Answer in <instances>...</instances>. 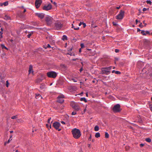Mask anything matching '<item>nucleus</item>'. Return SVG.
<instances>
[{
	"label": "nucleus",
	"instance_id": "nucleus-1",
	"mask_svg": "<svg viewBox=\"0 0 152 152\" xmlns=\"http://www.w3.org/2000/svg\"><path fill=\"white\" fill-rule=\"evenodd\" d=\"M73 136L76 139L79 138L81 136V133L79 129L74 128L72 131Z\"/></svg>",
	"mask_w": 152,
	"mask_h": 152
},
{
	"label": "nucleus",
	"instance_id": "nucleus-2",
	"mask_svg": "<svg viewBox=\"0 0 152 152\" xmlns=\"http://www.w3.org/2000/svg\"><path fill=\"white\" fill-rule=\"evenodd\" d=\"M45 20L48 26H50L53 22V18L48 15H47L45 17Z\"/></svg>",
	"mask_w": 152,
	"mask_h": 152
},
{
	"label": "nucleus",
	"instance_id": "nucleus-3",
	"mask_svg": "<svg viewBox=\"0 0 152 152\" xmlns=\"http://www.w3.org/2000/svg\"><path fill=\"white\" fill-rule=\"evenodd\" d=\"M112 66L105 67L102 69V74L108 75L110 73V70L112 69Z\"/></svg>",
	"mask_w": 152,
	"mask_h": 152
},
{
	"label": "nucleus",
	"instance_id": "nucleus-4",
	"mask_svg": "<svg viewBox=\"0 0 152 152\" xmlns=\"http://www.w3.org/2000/svg\"><path fill=\"white\" fill-rule=\"evenodd\" d=\"M47 75L49 77L54 78L57 76V73L54 71H50L47 73Z\"/></svg>",
	"mask_w": 152,
	"mask_h": 152
},
{
	"label": "nucleus",
	"instance_id": "nucleus-5",
	"mask_svg": "<svg viewBox=\"0 0 152 152\" xmlns=\"http://www.w3.org/2000/svg\"><path fill=\"white\" fill-rule=\"evenodd\" d=\"M124 11L121 10L119 14L116 16V18L118 20H122L124 18Z\"/></svg>",
	"mask_w": 152,
	"mask_h": 152
},
{
	"label": "nucleus",
	"instance_id": "nucleus-6",
	"mask_svg": "<svg viewBox=\"0 0 152 152\" xmlns=\"http://www.w3.org/2000/svg\"><path fill=\"white\" fill-rule=\"evenodd\" d=\"M55 27L57 30L61 29L62 27V24L59 21H57L55 23Z\"/></svg>",
	"mask_w": 152,
	"mask_h": 152
},
{
	"label": "nucleus",
	"instance_id": "nucleus-7",
	"mask_svg": "<svg viewBox=\"0 0 152 152\" xmlns=\"http://www.w3.org/2000/svg\"><path fill=\"white\" fill-rule=\"evenodd\" d=\"M53 126L56 129L58 130V131H60L61 130V129H59L61 126V124L59 123L55 122L53 123Z\"/></svg>",
	"mask_w": 152,
	"mask_h": 152
},
{
	"label": "nucleus",
	"instance_id": "nucleus-8",
	"mask_svg": "<svg viewBox=\"0 0 152 152\" xmlns=\"http://www.w3.org/2000/svg\"><path fill=\"white\" fill-rule=\"evenodd\" d=\"M64 96L63 94L59 95L57 98V102L59 103H62L64 101Z\"/></svg>",
	"mask_w": 152,
	"mask_h": 152
},
{
	"label": "nucleus",
	"instance_id": "nucleus-9",
	"mask_svg": "<svg viewBox=\"0 0 152 152\" xmlns=\"http://www.w3.org/2000/svg\"><path fill=\"white\" fill-rule=\"evenodd\" d=\"M120 105L119 104H117L115 105L113 108V110L115 112H119L120 111Z\"/></svg>",
	"mask_w": 152,
	"mask_h": 152
},
{
	"label": "nucleus",
	"instance_id": "nucleus-10",
	"mask_svg": "<svg viewBox=\"0 0 152 152\" xmlns=\"http://www.w3.org/2000/svg\"><path fill=\"white\" fill-rule=\"evenodd\" d=\"M42 2V0H36L35 4L37 8H38L39 7Z\"/></svg>",
	"mask_w": 152,
	"mask_h": 152
},
{
	"label": "nucleus",
	"instance_id": "nucleus-11",
	"mask_svg": "<svg viewBox=\"0 0 152 152\" xmlns=\"http://www.w3.org/2000/svg\"><path fill=\"white\" fill-rule=\"evenodd\" d=\"M52 7L51 4H49L47 5H45L43 7V9L46 11H48L51 9Z\"/></svg>",
	"mask_w": 152,
	"mask_h": 152
},
{
	"label": "nucleus",
	"instance_id": "nucleus-12",
	"mask_svg": "<svg viewBox=\"0 0 152 152\" xmlns=\"http://www.w3.org/2000/svg\"><path fill=\"white\" fill-rule=\"evenodd\" d=\"M35 15L36 16H37L38 18L41 19H42L45 17V14L43 13H35Z\"/></svg>",
	"mask_w": 152,
	"mask_h": 152
},
{
	"label": "nucleus",
	"instance_id": "nucleus-13",
	"mask_svg": "<svg viewBox=\"0 0 152 152\" xmlns=\"http://www.w3.org/2000/svg\"><path fill=\"white\" fill-rule=\"evenodd\" d=\"M72 107L75 110H80V107L78 104L76 103H74L72 105Z\"/></svg>",
	"mask_w": 152,
	"mask_h": 152
},
{
	"label": "nucleus",
	"instance_id": "nucleus-14",
	"mask_svg": "<svg viewBox=\"0 0 152 152\" xmlns=\"http://www.w3.org/2000/svg\"><path fill=\"white\" fill-rule=\"evenodd\" d=\"M141 33L143 35L145 36L147 34L150 35V33L149 32V31H145L144 30H141Z\"/></svg>",
	"mask_w": 152,
	"mask_h": 152
},
{
	"label": "nucleus",
	"instance_id": "nucleus-15",
	"mask_svg": "<svg viewBox=\"0 0 152 152\" xmlns=\"http://www.w3.org/2000/svg\"><path fill=\"white\" fill-rule=\"evenodd\" d=\"M32 66L31 65H30L29 66V73H31L32 74L33 73V71L32 70Z\"/></svg>",
	"mask_w": 152,
	"mask_h": 152
},
{
	"label": "nucleus",
	"instance_id": "nucleus-16",
	"mask_svg": "<svg viewBox=\"0 0 152 152\" xmlns=\"http://www.w3.org/2000/svg\"><path fill=\"white\" fill-rule=\"evenodd\" d=\"M42 80L43 79L42 78H39L37 80L36 82L37 83H39L41 82Z\"/></svg>",
	"mask_w": 152,
	"mask_h": 152
},
{
	"label": "nucleus",
	"instance_id": "nucleus-17",
	"mask_svg": "<svg viewBox=\"0 0 152 152\" xmlns=\"http://www.w3.org/2000/svg\"><path fill=\"white\" fill-rule=\"evenodd\" d=\"M4 19L6 20H9L10 19V17L7 15H5L4 17Z\"/></svg>",
	"mask_w": 152,
	"mask_h": 152
},
{
	"label": "nucleus",
	"instance_id": "nucleus-18",
	"mask_svg": "<svg viewBox=\"0 0 152 152\" xmlns=\"http://www.w3.org/2000/svg\"><path fill=\"white\" fill-rule=\"evenodd\" d=\"M62 39V40H67V37L65 35H64L63 36Z\"/></svg>",
	"mask_w": 152,
	"mask_h": 152
},
{
	"label": "nucleus",
	"instance_id": "nucleus-19",
	"mask_svg": "<svg viewBox=\"0 0 152 152\" xmlns=\"http://www.w3.org/2000/svg\"><path fill=\"white\" fill-rule=\"evenodd\" d=\"M81 101H83L85 102H87V100L85 97L81 98L80 99Z\"/></svg>",
	"mask_w": 152,
	"mask_h": 152
},
{
	"label": "nucleus",
	"instance_id": "nucleus-20",
	"mask_svg": "<svg viewBox=\"0 0 152 152\" xmlns=\"http://www.w3.org/2000/svg\"><path fill=\"white\" fill-rule=\"evenodd\" d=\"M95 137L96 138H98L100 137V134L99 132H97L96 133L95 135Z\"/></svg>",
	"mask_w": 152,
	"mask_h": 152
},
{
	"label": "nucleus",
	"instance_id": "nucleus-21",
	"mask_svg": "<svg viewBox=\"0 0 152 152\" xmlns=\"http://www.w3.org/2000/svg\"><path fill=\"white\" fill-rule=\"evenodd\" d=\"M33 31L31 32L29 34H28L27 35V36L28 37V38H30V37L32 35V34H33Z\"/></svg>",
	"mask_w": 152,
	"mask_h": 152
},
{
	"label": "nucleus",
	"instance_id": "nucleus-22",
	"mask_svg": "<svg viewBox=\"0 0 152 152\" xmlns=\"http://www.w3.org/2000/svg\"><path fill=\"white\" fill-rule=\"evenodd\" d=\"M145 141L148 142H151V139L149 138H146L145 139Z\"/></svg>",
	"mask_w": 152,
	"mask_h": 152
},
{
	"label": "nucleus",
	"instance_id": "nucleus-23",
	"mask_svg": "<svg viewBox=\"0 0 152 152\" xmlns=\"http://www.w3.org/2000/svg\"><path fill=\"white\" fill-rule=\"evenodd\" d=\"M105 137L106 138H108L109 137V134L107 132H105Z\"/></svg>",
	"mask_w": 152,
	"mask_h": 152
},
{
	"label": "nucleus",
	"instance_id": "nucleus-24",
	"mask_svg": "<svg viewBox=\"0 0 152 152\" xmlns=\"http://www.w3.org/2000/svg\"><path fill=\"white\" fill-rule=\"evenodd\" d=\"M47 38L51 42L52 40V37L51 36H48V37H47Z\"/></svg>",
	"mask_w": 152,
	"mask_h": 152
},
{
	"label": "nucleus",
	"instance_id": "nucleus-25",
	"mask_svg": "<svg viewBox=\"0 0 152 152\" xmlns=\"http://www.w3.org/2000/svg\"><path fill=\"white\" fill-rule=\"evenodd\" d=\"M38 96L40 97H41V98H42L41 96L39 94H36V96H35V97L36 98H37V99L38 98H39V97H38Z\"/></svg>",
	"mask_w": 152,
	"mask_h": 152
},
{
	"label": "nucleus",
	"instance_id": "nucleus-26",
	"mask_svg": "<svg viewBox=\"0 0 152 152\" xmlns=\"http://www.w3.org/2000/svg\"><path fill=\"white\" fill-rule=\"evenodd\" d=\"M1 46L2 49H5L7 50V48L4 45L1 44Z\"/></svg>",
	"mask_w": 152,
	"mask_h": 152
},
{
	"label": "nucleus",
	"instance_id": "nucleus-27",
	"mask_svg": "<svg viewBox=\"0 0 152 152\" xmlns=\"http://www.w3.org/2000/svg\"><path fill=\"white\" fill-rule=\"evenodd\" d=\"M8 2L5 1L2 3V4L4 5V6H6L8 5Z\"/></svg>",
	"mask_w": 152,
	"mask_h": 152
},
{
	"label": "nucleus",
	"instance_id": "nucleus-28",
	"mask_svg": "<svg viewBox=\"0 0 152 152\" xmlns=\"http://www.w3.org/2000/svg\"><path fill=\"white\" fill-rule=\"evenodd\" d=\"M51 48V47L50 46V45L49 44H48L47 45V46H45L44 47V48H45V49H46L47 48Z\"/></svg>",
	"mask_w": 152,
	"mask_h": 152
},
{
	"label": "nucleus",
	"instance_id": "nucleus-29",
	"mask_svg": "<svg viewBox=\"0 0 152 152\" xmlns=\"http://www.w3.org/2000/svg\"><path fill=\"white\" fill-rule=\"evenodd\" d=\"M99 130V127L98 126H96L94 127V130L95 131H98Z\"/></svg>",
	"mask_w": 152,
	"mask_h": 152
},
{
	"label": "nucleus",
	"instance_id": "nucleus-30",
	"mask_svg": "<svg viewBox=\"0 0 152 152\" xmlns=\"http://www.w3.org/2000/svg\"><path fill=\"white\" fill-rule=\"evenodd\" d=\"M12 119H15L18 118V116L17 115L13 116L11 117Z\"/></svg>",
	"mask_w": 152,
	"mask_h": 152
},
{
	"label": "nucleus",
	"instance_id": "nucleus-31",
	"mask_svg": "<svg viewBox=\"0 0 152 152\" xmlns=\"http://www.w3.org/2000/svg\"><path fill=\"white\" fill-rule=\"evenodd\" d=\"M146 2L148 4H151V1L150 0H147Z\"/></svg>",
	"mask_w": 152,
	"mask_h": 152
},
{
	"label": "nucleus",
	"instance_id": "nucleus-32",
	"mask_svg": "<svg viewBox=\"0 0 152 152\" xmlns=\"http://www.w3.org/2000/svg\"><path fill=\"white\" fill-rule=\"evenodd\" d=\"M80 45L82 48L84 47V45L83 43H81Z\"/></svg>",
	"mask_w": 152,
	"mask_h": 152
},
{
	"label": "nucleus",
	"instance_id": "nucleus-33",
	"mask_svg": "<svg viewBox=\"0 0 152 152\" xmlns=\"http://www.w3.org/2000/svg\"><path fill=\"white\" fill-rule=\"evenodd\" d=\"M115 73L116 74H121L120 72L117 71H115Z\"/></svg>",
	"mask_w": 152,
	"mask_h": 152
},
{
	"label": "nucleus",
	"instance_id": "nucleus-34",
	"mask_svg": "<svg viewBox=\"0 0 152 152\" xmlns=\"http://www.w3.org/2000/svg\"><path fill=\"white\" fill-rule=\"evenodd\" d=\"M9 84V83H8V80H7L6 81V86L7 87H8Z\"/></svg>",
	"mask_w": 152,
	"mask_h": 152
},
{
	"label": "nucleus",
	"instance_id": "nucleus-35",
	"mask_svg": "<svg viewBox=\"0 0 152 152\" xmlns=\"http://www.w3.org/2000/svg\"><path fill=\"white\" fill-rule=\"evenodd\" d=\"M2 32L0 31V39L2 37Z\"/></svg>",
	"mask_w": 152,
	"mask_h": 152
},
{
	"label": "nucleus",
	"instance_id": "nucleus-36",
	"mask_svg": "<svg viewBox=\"0 0 152 152\" xmlns=\"http://www.w3.org/2000/svg\"><path fill=\"white\" fill-rule=\"evenodd\" d=\"M76 113H77L76 112L73 111V112H72V115H76Z\"/></svg>",
	"mask_w": 152,
	"mask_h": 152
},
{
	"label": "nucleus",
	"instance_id": "nucleus-37",
	"mask_svg": "<svg viewBox=\"0 0 152 152\" xmlns=\"http://www.w3.org/2000/svg\"><path fill=\"white\" fill-rule=\"evenodd\" d=\"M79 28L78 27H76L74 28V29L75 30H78L79 29Z\"/></svg>",
	"mask_w": 152,
	"mask_h": 152
},
{
	"label": "nucleus",
	"instance_id": "nucleus-38",
	"mask_svg": "<svg viewBox=\"0 0 152 152\" xmlns=\"http://www.w3.org/2000/svg\"><path fill=\"white\" fill-rule=\"evenodd\" d=\"M44 87V85H42L40 86V88L41 89H43Z\"/></svg>",
	"mask_w": 152,
	"mask_h": 152
},
{
	"label": "nucleus",
	"instance_id": "nucleus-39",
	"mask_svg": "<svg viewBox=\"0 0 152 152\" xmlns=\"http://www.w3.org/2000/svg\"><path fill=\"white\" fill-rule=\"evenodd\" d=\"M147 10V9L145 8H144L142 9V10L143 11H146Z\"/></svg>",
	"mask_w": 152,
	"mask_h": 152
},
{
	"label": "nucleus",
	"instance_id": "nucleus-40",
	"mask_svg": "<svg viewBox=\"0 0 152 152\" xmlns=\"http://www.w3.org/2000/svg\"><path fill=\"white\" fill-rule=\"evenodd\" d=\"M115 52L116 53H118L119 52V50L116 49L115 50Z\"/></svg>",
	"mask_w": 152,
	"mask_h": 152
},
{
	"label": "nucleus",
	"instance_id": "nucleus-41",
	"mask_svg": "<svg viewBox=\"0 0 152 152\" xmlns=\"http://www.w3.org/2000/svg\"><path fill=\"white\" fill-rule=\"evenodd\" d=\"M64 105H61V106H60V108L61 109H62L64 108Z\"/></svg>",
	"mask_w": 152,
	"mask_h": 152
},
{
	"label": "nucleus",
	"instance_id": "nucleus-42",
	"mask_svg": "<svg viewBox=\"0 0 152 152\" xmlns=\"http://www.w3.org/2000/svg\"><path fill=\"white\" fill-rule=\"evenodd\" d=\"M82 24L83 26V27L85 28L86 26V23H83Z\"/></svg>",
	"mask_w": 152,
	"mask_h": 152
},
{
	"label": "nucleus",
	"instance_id": "nucleus-43",
	"mask_svg": "<svg viewBox=\"0 0 152 152\" xmlns=\"http://www.w3.org/2000/svg\"><path fill=\"white\" fill-rule=\"evenodd\" d=\"M68 54H69L71 56H74L75 55L74 54H72V53H68Z\"/></svg>",
	"mask_w": 152,
	"mask_h": 152
},
{
	"label": "nucleus",
	"instance_id": "nucleus-44",
	"mask_svg": "<svg viewBox=\"0 0 152 152\" xmlns=\"http://www.w3.org/2000/svg\"><path fill=\"white\" fill-rule=\"evenodd\" d=\"M83 70V67H82L80 68V71L81 72Z\"/></svg>",
	"mask_w": 152,
	"mask_h": 152
},
{
	"label": "nucleus",
	"instance_id": "nucleus-45",
	"mask_svg": "<svg viewBox=\"0 0 152 152\" xmlns=\"http://www.w3.org/2000/svg\"><path fill=\"white\" fill-rule=\"evenodd\" d=\"M144 145V144L141 143L140 144V146L141 147H142Z\"/></svg>",
	"mask_w": 152,
	"mask_h": 152
},
{
	"label": "nucleus",
	"instance_id": "nucleus-46",
	"mask_svg": "<svg viewBox=\"0 0 152 152\" xmlns=\"http://www.w3.org/2000/svg\"><path fill=\"white\" fill-rule=\"evenodd\" d=\"M61 123L63 124H65V123L64 121H61Z\"/></svg>",
	"mask_w": 152,
	"mask_h": 152
},
{
	"label": "nucleus",
	"instance_id": "nucleus-47",
	"mask_svg": "<svg viewBox=\"0 0 152 152\" xmlns=\"http://www.w3.org/2000/svg\"><path fill=\"white\" fill-rule=\"evenodd\" d=\"M50 119H51L50 118H49L48 119V123H50Z\"/></svg>",
	"mask_w": 152,
	"mask_h": 152
},
{
	"label": "nucleus",
	"instance_id": "nucleus-48",
	"mask_svg": "<svg viewBox=\"0 0 152 152\" xmlns=\"http://www.w3.org/2000/svg\"><path fill=\"white\" fill-rule=\"evenodd\" d=\"M91 135L90 134V136L88 138V140H90L91 139Z\"/></svg>",
	"mask_w": 152,
	"mask_h": 152
},
{
	"label": "nucleus",
	"instance_id": "nucleus-49",
	"mask_svg": "<svg viewBox=\"0 0 152 152\" xmlns=\"http://www.w3.org/2000/svg\"><path fill=\"white\" fill-rule=\"evenodd\" d=\"M143 23L145 25V26H146V25H147L146 23H145V21H143Z\"/></svg>",
	"mask_w": 152,
	"mask_h": 152
},
{
	"label": "nucleus",
	"instance_id": "nucleus-50",
	"mask_svg": "<svg viewBox=\"0 0 152 152\" xmlns=\"http://www.w3.org/2000/svg\"><path fill=\"white\" fill-rule=\"evenodd\" d=\"M150 110L152 112V106H151L150 107Z\"/></svg>",
	"mask_w": 152,
	"mask_h": 152
},
{
	"label": "nucleus",
	"instance_id": "nucleus-51",
	"mask_svg": "<svg viewBox=\"0 0 152 152\" xmlns=\"http://www.w3.org/2000/svg\"><path fill=\"white\" fill-rule=\"evenodd\" d=\"M121 6H119V7H116V9H119L121 8Z\"/></svg>",
	"mask_w": 152,
	"mask_h": 152
},
{
	"label": "nucleus",
	"instance_id": "nucleus-52",
	"mask_svg": "<svg viewBox=\"0 0 152 152\" xmlns=\"http://www.w3.org/2000/svg\"><path fill=\"white\" fill-rule=\"evenodd\" d=\"M12 140V139H10H10L8 140V141H7V143H9V142H10V140Z\"/></svg>",
	"mask_w": 152,
	"mask_h": 152
},
{
	"label": "nucleus",
	"instance_id": "nucleus-53",
	"mask_svg": "<svg viewBox=\"0 0 152 152\" xmlns=\"http://www.w3.org/2000/svg\"><path fill=\"white\" fill-rule=\"evenodd\" d=\"M72 80L74 82H76L77 81L75 79H72Z\"/></svg>",
	"mask_w": 152,
	"mask_h": 152
},
{
	"label": "nucleus",
	"instance_id": "nucleus-54",
	"mask_svg": "<svg viewBox=\"0 0 152 152\" xmlns=\"http://www.w3.org/2000/svg\"><path fill=\"white\" fill-rule=\"evenodd\" d=\"M81 48H80L79 49V51L80 53H81Z\"/></svg>",
	"mask_w": 152,
	"mask_h": 152
},
{
	"label": "nucleus",
	"instance_id": "nucleus-55",
	"mask_svg": "<svg viewBox=\"0 0 152 152\" xmlns=\"http://www.w3.org/2000/svg\"><path fill=\"white\" fill-rule=\"evenodd\" d=\"M82 24V23L81 22H80V23L79 24V26H80Z\"/></svg>",
	"mask_w": 152,
	"mask_h": 152
},
{
	"label": "nucleus",
	"instance_id": "nucleus-56",
	"mask_svg": "<svg viewBox=\"0 0 152 152\" xmlns=\"http://www.w3.org/2000/svg\"><path fill=\"white\" fill-rule=\"evenodd\" d=\"M78 58H76V59H72V60L74 61H76L77 60Z\"/></svg>",
	"mask_w": 152,
	"mask_h": 152
},
{
	"label": "nucleus",
	"instance_id": "nucleus-57",
	"mask_svg": "<svg viewBox=\"0 0 152 152\" xmlns=\"http://www.w3.org/2000/svg\"><path fill=\"white\" fill-rule=\"evenodd\" d=\"M140 27H142L143 26V25H142V23H141L140 24Z\"/></svg>",
	"mask_w": 152,
	"mask_h": 152
},
{
	"label": "nucleus",
	"instance_id": "nucleus-58",
	"mask_svg": "<svg viewBox=\"0 0 152 152\" xmlns=\"http://www.w3.org/2000/svg\"><path fill=\"white\" fill-rule=\"evenodd\" d=\"M26 12V9L25 8H24V11H23V12L24 13V12Z\"/></svg>",
	"mask_w": 152,
	"mask_h": 152
},
{
	"label": "nucleus",
	"instance_id": "nucleus-59",
	"mask_svg": "<svg viewBox=\"0 0 152 152\" xmlns=\"http://www.w3.org/2000/svg\"><path fill=\"white\" fill-rule=\"evenodd\" d=\"M72 28H75L74 26H73V24H72Z\"/></svg>",
	"mask_w": 152,
	"mask_h": 152
},
{
	"label": "nucleus",
	"instance_id": "nucleus-60",
	"mask_svg": "<svg viewBox=\"0 0 152 152\" xmlns=\"http://www.w3.org/2000/svg\"><path fill=\"white\" fill-rule=\"evenodd\" d=\"M86 96L88 97V93H86Z\"/></svg>",
	"mask_w": 152,
	"mask_h": 152
},
{
	"label": "nucleus",
	"instance_id": "nucleus-61",
	"mask_svg": "<svg viewBox=\"0 0 152 152\" xmlns=\"http://www.w3.org/2000/svg\"><path fill=\"white\" fill-rule=\"evenodd\" d=\"M135 22H136V23L137 24V23L138 22V20H135Z\"/></svg>",
	"mask_w": 152,
	"mask_h": 152
},
{
	"label": "nucleus",
	"instance_id": "nucleus-62",
	"mask_svg": "<svg viewBox=\"0 0 152 152\" xmlns=\"http://www.w3.org/2000/svg\"><path fill=\"white\" fill-rule=\"evenodd\" d=\"M140 31V29L138 28L137 29V31Z\"/></svg>",
	"mask_w": 152,
	"mask_h": 152
},
{
	"label": "nucleus",
	"instance_id": "nucleus-63",
	"mask_svg": "<svg viewBox=\"0 0 152 152\" xmlns=\"http://www.w3.org/2000/svg\"><path fill=\"white\" fill-rule=\"evenodd\" d=\"M46 126L48 128H49V125H48L47 124H46Z\"/></svg>",
	"mask_w": 152,
	"mask_h": 152
},
{
	"label": "nucleus",
	"instance_id": "nucleus-64",
	"mask_svg": "<svg viewBox=\"0 0 152 152\" xmlns=\"http://www.w3.org/2000/svg\"><path fill=\"white\" fill-rule=\"evenodd\" d=\"M115 71L114 70H113L112 71V73H113L114 72L115 73Z\"/></svg>",
	"mask_w": 152,
	"mask_h": 152
}]
</instances>
